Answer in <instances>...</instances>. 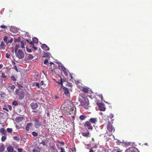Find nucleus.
<instances>
[{
    "label": "nucleus",
    "mask_w": 152,
    "mask_h": 152,
    "mask_svg": "<svg viewBox=\"0 0 152 152\" xmlns=\"http://www.w3.org/2000/svg\"><path fill=\"white\" fill-rule=\"evenodd\" d=\"M122 150L117 147H115L113 149V152H121Z\"/></svg>",
    "instance_id": "obj_15"
},
{
    "label": "nucleus",
    "mask_w": 152,
    "mask_h": 152,
    "mask_svg": "<svg viewBox=\"0 0 152 152\" xmlns=\"http://www.w3.org/2000/svg\"><path fill=\"white\" fill-rule=\"evenodd\" d=\"M18 45H16L15 46V48H18Z\"/></svg>",
    "instance_id": "obj_62"
},
{
    "label": "nucleus",
    "mask_w": 152,
    "mask_h": 152,
    "mask_svg": "<svg viewBox=\"0 0 152 152\" xmlns=\"http://www.w3.org/2000/svg\"><path fill=\"white\" fill-rule=\"evenodd\" d=\"M7 132L9 133H10L12 132V129L11 128H8L7 129Z\"/></svg>",
    "instance_id": "obj_37"
},
{
    "label": "nucleus",
    "mask_w": 152,
    "mask_h": 152,
    "mask_svg": "<svg viewBox=\"0 0 152 152\" xmlns=\"http://www.w3.org/2000/svg\"><path fill=\"white\" fill-rule=\"evenodd\" d=\"M61 88H62L63 90L64 91V94H65L67 96H70L69 93V91L67 88H66L63 87H61Z\"/></svg>",
    "instance_id": "obj_6"
},
{
    "label": "nucleus",
    "mask_w": 152,
    "mask_h": 152,
    "mask_svg": "<svg viewBox=\"0 0 152 152\" xmlns=\"http://www.w3.org/2000/svg\"><path fill=\"white\" fill-rule=\"evenodd\" d=\"M113 117V114H111L110 115V117L111 118H112Z\"/></svg>",
    "instance_id": "obj_52"
},
{
    "label": "nucleus",
    "mask_w": 152,
    "mask_h": 152,
    "mask_svg": "<svg viewBox=\"0 0 152 152\" xmlns=\"http://www.w3.org/2000/svg\"><path fill=\"white\" fill-rule=\"evenodd\" d=\"M6 139V137L5 136H3L1 138V141L4 142Z\"/></svg>",
    "instance_id": "obj_33"
},
{
    "label": "nucleus",
    "mask_w": 152,
    "mask_h": 152,
    "mask_svg": "<svg viewBox=\"0 0 152 152\" xmlns=\"http://www.w3.org/2000/svg\"><path fill=\"white\" fill-rule=\"evenodd\" d=\"M1 77L3 78H5L6 77V76H5V74L3 73H1Z\"/></svg>",
    "instance_id": "obj_40"
},
{
    "label": "nucleus",
    "mask_w": 152,
    "mask_h": 152,
    "mask_svg": "<svg viewBox=\"0 0 152 152\" xmlns=\"http://www.w3.org/2000/svg\"><path fill=\"white\" fill-rule=\"evenodd\" d=\"M32 135L34 137H36L37 136V134L35 132H33L32 133Z\"/></svg>",
    "instance_id": "obj_30"
},
{
    "label": "nucleus",
    "mask_w": 152,
    "mask_h": 152,
    "mask_svg": "<svg viewBox=\"0 0 152 152\" xmlns=\"http://www.w3.org/2000/svg\"><path fill=\"white\" fill-rule=\"evenodd\" d=\"M34 126L36 128H39L41 126V123L38 120L35 119Z\"/></svg>",
    "instance_id": "obj_5"
},
{
    "label": "nucleus",
    "mask_w": 152,
    "mask_h": 152,
    "mask_svg": "<svg viewBox=\"0 0 152 152\" xmlns=\"http://www.w3.org/2000/svg\"><path fill=\"white\" fill-rule=\"evenodd\" d=\"M61 152H65L64 149V148H61Z\"/></svg>",
    "instance_id": "obj_46"
},
{
    "label": "nucleus",
    "mask_w": 152,
    "mask_h": 152,
    "mask_svg": "<svg viewBox=\"0 0 152 152\" xmlns=\"http://www.w3.org/2000/svg\"><path fill=\"white\" fill-rule=\"evenodd\" d=\"M32 124L31 123H28L26 126L25 129L27 131H28L29 130L30 128L32 126Z\"/></svg>",
    "instance_id": "obj_12"
},
{
    "label": "nucleus",
    "mask_w": 152,
    "mask_h": 152,
    "mask_svg": "<svg viewBox=\"0 0 152 152\" xmlns=\"http://www.w3.org/2000/svg\"><path fill=\"white\" fill-rule=\"evenodd\" d=\"M94 147L92 148L90 150L89 152H95V150H94Z\"/></svg>",
    "instance_id": "obj_31"
},
{
    "label": "nucleus",
    "mask_w": 152,
    "mask_h": 152,
    "mask_svg": "<svg viewBox=\"0 0 152 152\" xmlns=\"http://www.w3.org/2000/svg\"><path fill=\"white\" fill-rule=\"evenodd\" d=\"M14 42H20L21 39V38L20 37H19L17 39L14 38Z\"/></svg>",
    "instance_id": "obj_20"
},
{
    "label": "nucleus",
    "mask_w": 152,
    "mask_h": 152,
    "mask_svg": "<svg viewBox=\"0 0 152 152\" xmlns=\"http://www.w3.org/2000/svg\"><path fill=\"white\" fill-rule=\"evenodd\" d=\"M47 49H44V50H49V48H46Z\"/></svg>",
    "instance_id": "obj_57"
},
{
    "label": "nucleus",
    "mask_w": 152,
    "mask_h": 152,
    "mask_svg": "<svg viewBox=\"0 0 152 152\" xmlns=\"http://www.w3.org/2000/svg\"><path fill=\"white\" fill-rule=\"evenodd\" d=\"M26 41L25 40H22L20 41V45L21 48H25V46L27 44L26 43Z\"/></svg>",
    "instance_id": "obj_11"
},
{
    "label": "nucleus",
    "mask_w": 152,
    "mask_h": 152,
    "mask_svg": "<svg viewBox=\"0 0 152 152\" xmlns=\"http://www.w3.org/2000/svg\"><path fill=\"white\" fill-rule=\"evenodd\" d=\"M17 57L19 59H22L24 56V51L19 48H15V50Z\"/></svg>",
    "instance_id": "obj_1"
},
{
    "label": "nucleus",
    "mask_w": 152,
    "mask_h": 152,
    "mask_svg": "<svg viewBox=\"0 0 152 152\" xmlns=\"http://www.w3.org/2000/svg\"><path fill=\"white\" fill-rule=\"evenodd\" d=\"M0 27L2 28H5L7 27V26L4 25L1 26Z\"/></svg>",
    "instance_id": "obj_41"
},
{
    "label": "nucleus",
    "mask_w": 152,
    "mask_h": 152,
    "mask_svg": "<svg viewBox=\"0 0 152 152\" xmlns=\"http://www.w3.org/2000/svg\"><path fill=\"white\" fill-rule=\"evenodd\" d=\"M10 55L8 53H7L6 54V57L7 58H9L10 57Z\"/></svg>",
    "instance_id": "obj_49"
},
{
    "label": "nucleus",
    "mask_w": 152,
    "mask_h": 152,
    "mask_svg": "<svg viewBox=\"0 0 152 152\" xmlns=\"http://www.w3.org/2000/svg\"><path fill=\"white\" fill-rule=\"evenodd\" d=\"M19 88H22L23 87V86H21V85H19Z\"/></svg>",
    "instance_id": "obj_59"
},
{
    "label": "nucleus",
    "mask_w": 152,
    "mask_h": 152,
    "mask_svg": "<svg viewBox=\"0 0 152 152\" xmlns=\"http://www.w3.org/2000/svg\"><path fill=\"white\" fill-rule=\"evenodd\" d=\"M7 150L8 152H12L13 148L12 147H9L7 148Z\"/></svg>",
    "instance_id": "obj_16"
},
{
    "label": "nucleus",
    "mask_w": 152,
    "mask_h": 152,
    "mask_svg": "<svg viewBox=\"0 0 152 152\" xmlns=\"http://www.w3.org/2000/svg\"><path fill=\"white\" fill-rule=\"evenodd\" d=\"M7 88L10 92L12 91L15 88V86L13 85L9 84L7 85Z\"/></svg>",
    "instance_id": "obj_4"
},
{
    "label": "nucleus",
    "mask_w": 152,
    "mask_h": 152,
    "mask_svg": "<svg viewBox=\"0 0 152 152\" xmlns=\"http://www.w3.org/2000/svg\"><path fill=\"white\" fill-rule=\"evenodd\" d=\"M125 152H139V151L136 148H131L127 149Z\"/></svg>",
    "instance_id": "obj_3"
},
{
    "label": "nucleus",
    "mask_w": 152,
    "mask_h": 152,
    "mask_svg": "<svg viewBox=\"0 0 152 152\" xmlns=\"http://www.w3.org/2000/svg\"><path fill=\"white\" fill-rule=\"evenodd\" d=\"M33 152H40V149L39 148H37L33 150Z\"/></svg>",
    "instance_id": "obj_27"
},
{
    "label": "nucleus",
    "mask_w": 152,
    "mask_h": 152,
    "mask_svg": "<svg viewBox=\"0 0 152 152\" xmlns=\"http://www.w3.org/2000/svg\"><path fill=\"white\" fill-rule=\"evenodd\" d=\"M41 48H48V47L46 45L43 44L41 46Z\"/></svg>",
    "instance_id": "obj_38"
},
{
    "label": "nucleus",
    "mask_w": 152,
    "mask_h": 152,
    "mask_svg": "<svg viewBox=\"0 0 152 152\" xmlns=\"http://www.w3.org/2000/svg\"><path fill=\"white\" fill-rule=\"evenodd\" d=\"M31 106L33 109H35L38 107V105L36 102H33L31 104Z\"/></svg>",
    "instance_id": "obj_9"
},
{
    "label": "nucleus",
    "mask_w": 152,
    "mask_h": 152,
    "mask_svg": "<svg viewBox=\"0 0 152 152\" xmlns=\"http://www.w3.org/2000/svg\"><path fill=\"white\" fill-rule=\"evenodd\" d=\"M58 66L59 67L61 66V69L64 71L65 75L66 76H67V75H68V73L67 71L65 70V69L64 68L62 67L61 66H60L59 65H58Z\"/></svg>",
    "instance_id": "obj_19"
},
{
    "label": "nucleus",
    "mask_w": 152,
    "mask_h": 152,
    "mask_svg": "<svg viewBox=\"0 0 152 152\" xmlns=\"http://www.w3.org/2000/svg\"><path fill=\"white\" fill-rule=\"evenodd\" d=\"M42 144H44L45 143V142H42Z\"/></svg>",
    "instance_id": "obj_64"
},
{
    "label": "nucleus",
    "mask_w": 152,
    "mask_h": 152,
    "mask_svg": "<svg viewBox=\"0 0 152 152\" xmlns=\"http://www.w3.org/2000/svg\"><path fill=\"white\" fill-rule=\"evenodd\" d=\"M12 104L13 105H15V106H16L18 105V104L17 103V102L16 101H15L12 102Z\"/></svg>",
    "instance_id": "obj_29"
},
{
    "label": "nucleus",
    "mask_w": 152,
    "mask_h": 152,
    "mask_svg": "<svg viewBox=\"0 0 152 152\" xmlns=\"http://www.w3.org/2000/svg\"><path fill=\"white\" fill-rule=\"evenodd\" d=\"M51 148L52 149H53V150H54V149H55L56 148L55 147V146H51Z\"/></svg>",
    "instance_id": "obj_53"
},
{
    "label": "nucleus",
    "mask_w": 152,
    "mask_h": 152,
    "mask_svg": "<svg viewBox=\"0 0 152 152\" xmlns=\"http://www.w3.org/2000/svg\"><path fill=\"white\" fill-rule=\"evenodd\" d=\"M73 113H75V110H73Z\"/></svg>",
    "instance_id": "obj_58"
},
{
    "label": "nucleus",
    "mask_w": 152,
    "mask_h": 152,
    "mask_svg": "<svg viewBox=\"0 0 152 152\" xmlns=\"http://www.w3.org/2000/svg\"><path fill=\"white\" fill-rule=\"evenodd\" d=\"M61 82L59 83H58L59 84H60L62 86L61 87H64V86H63V83L64 82V80H62L61 79Z\"/></svg>",
    "instance_id": "obj_28"
},
{
    "label": "nucleus",
    "mask_w": 152,
    "mask_h": 152,
    "mask_svg": "<svg viewBox=\"0 0 152 152\" xmlns=\"http://www.w3.org/2000/svg\"><path fill=\"white\" fill-rule=\"evenodd\" d=\"M43 84V81H42L40 82V85H42Z\"/></svg>",
    "instance_id": "obj_54"
},
{
    "label": "nucleus",
    "mask_w": 152,
    "mask_h": 152,
    "mask_svg": "<svg viewBox=\"0 0 152 152\" xmlns=\"http://www.w3.org/2000/svg\"><path fill=\"white\" fill-rule=\"evenodd\" d=\"M107 129L108 130L111 132H114L115 130L113 129L112 126L110 124H109L107 126Z\"/></svg>",
    "instance_id": "obj_7"
},
{
    "label": "nucleus",
    "mask_w": 152,
    "mask_h": 152,
    "mask_svg": "<svg viewBox=\"0 0 152 152\" xmlns=\"http://www.w3.org/2000/svg\"><path fill=\"white\" fill-rule=\"evenodd\" d=\"M26 41L29 44L31 45H34V44L33 42L31 41V40L26 39Z\"/></svg>",
    "instance_id": "obj_22"
},
{
    "label": "nucleus",
    "mask_w": 152,
    "mask_h": 152,
    "mask_svg": "<svg viewBox=\"0 0 152 152\" xmlns=\"http://www.w3.org/2000/svg\"><path fill=\"white\" fill-rule=\"evenodd\" d=\"M1 131L2 132V133L4 135H5L6 133V131L4 130V128L1 129Z\"/></svg>",
    "instance_id": "obj_23"
},
{
    "label": "nucleus",
    "mask_w": 152,
    "mask_h": 152,
    "mask_svg": "<svg viewBox=\"0 0 152 152\" xmlns=\"http://www.w3.org/2000/svg\"><path fill=\"white\" fill-rule=\"evenodd\" d=\"M88 88H84L83 89V91L85 93H87L88 92Z\"/></svg>",
    "instance_id": "obj_26"
},
{
    "label": "nucleus",
    "mask_w": 152,
    "mask_h": 152,
    "mask_svg": "<svg viewBox=\"0 0 152 152\" xmlns=\"http://www.w3.org/2000/svg\"><path fill=\"white\" fill-rule=\"evenodd\" d=\"M8 37L6 36L5 37L4 39V40L5 42H6L7 43L8 42L7 41Z\"/></svg>",
    "instance_id": "obj_36"
},
{
    "label": "nucleus",
    "mask_w": 152,
    "mask_h": 152,
    "mask_svg": "<svg viewBox=\"0 0 152 152\" xmlns=\"http://www.w3.org/2000/svg\"><path fill=\"white\" fill-rule=\"evenodd\" d=\"M89 134V133L88 132L82 133V135L83 136L85 137H87L88 136Z\"/></svg>",
    "instance_id": "obj_21"
},
{
    "label": "nucleus",
    "mask_w": 152,
    "mask_h": 152,
    "mask_svg": "<svg viewBox=\"0 0 152 152\" xmlns=\"http://www.w3.org/2000/svg\"><path fill=\"white\" fill-rule=\"evenodd\" d=\"M99 109L101 111H104L105 110V108L104 107H103L100 105H99Z\"/></svg>",
    "instance_id": "obj_17"
},
{
    "label": "nucleus",
    "mask_w": 152,
    "mask_h": 152,
    "mask_svg": "<svg viewBox=\"0 0 152 152\" xmlns=\"http://www.w3.org/2000/svg\"><path fill=\"white\" fill-rule=\"evenodd\" d=\"M34 50H37V48H34Z\"/></svg>",
    "instance_id": "obj_63"
},
{
    "label": "nucleus",
    "mask_w": 152,
    "mask_h": 152,
    "mask_svg": "<svg viewBox=\"0 0 152 152\" xmlns=\"http://www.w3.org/2000/svg\"><path fill=\"white\" fill-rule=\"evenodd\" d=\"M86 117L85 116L81 115L80 117V118L81 120H84L86 118Z\"/></svg>",
    "instance_id": "obj_25"
},
{
    "label": "nucleus",
    "mask_w": 152,
    "mask_h": 152,
    "mask_svg": "<svg viewBox=\"0 0 152 152\" xmlns=\"http://www.w3.org/2000/svg\"><path fill=\"white\" fill-rule=\"evenodd\" d=\"M89 121L91 123L95 124L97 121L96 118H91L89 119Z\"/></svg>",
    "instance_id": "obj_10"
},
{
    "label": "nucleus",
    "mask_w": 152,
    "mask_h": 152,
    "mask_svg": "<svg viewBox=\"0 0 152 152\" xmlns=\"http://www.w3.org/2000/svg\"><path fill=\"white\" fill-rule=\"evenodd\" d=\"M33 42L34 43H37L38 42V39L36 37L33 38L32 39Z\"/></svg>",
    "instance_id": "obj_18"
},
{
    "label": "nucleus",
    "mask_w": 152,
    "mask_h": 152,
    "mask_svg": "<svg viewBox=\"0 0 152 152\" xmlns=\"http://www.w3.org/2000/svg\"><path fill=\"white\" fill-rule=\"evenodd\" d=\"M11 78L12 79V80H14L13 79H15V78H14V76H11Z\"/></svg>",
    "instance_id": "obj_55"
},
{
    "label": "nucleus",
    "mask_w": 152,
    "mask_h": 152,
    "mask_svg": "<svg viewBox=\"0 0 152 152\" xmlns=\"http://www.w3.org/2000/svg\"><path fill=\"white\" fill-rule=\"evenodd\" d=\"M27 51L28 53H30L31 52V50L30 48H26Z\"/></svg>",
    "instance_id": "obj_39"
},
{
    "label": "nucleus",
    "mask_w": 152,
    "mask_h": 152,
    "mask_svg": "<svg viewBox=\"0 0 152 152\" xmlns=\"http://www.w3.org/2000/svg\"><path fill=\"white\" fill-rule=\"evenodd\" d=\"M3 66L1 64H0V69L2 68Z\"/></svg>",
    "instance_id": "obj_56"
},
{
    "label": "nucleus",
    "mask_w": 152,
    "mask_h": 152,
    "mask_svg": "<svg viewBox=\"0 0 152 152\" xmlns=\"http://www.w3.org/2000/svg\"><path fill=\"white\" fill-rule=\"evenodd\" d=\"M28 58L30 59H32L33 58V56L32 55H29L28 56Z\"/></svg>",
    "instance_id": "obj_42"
},
{
    "label": "nucleus",
    "mask_w": 152,
    "mask_h": 152,
    "mask_svg": "<svg viewBox=\"0 0 152 152\" xmlns=\"http://www.w3.org/2000/svg\"><path fill=\"white\" fill-rule=\"evenodd\" d=\"M83 100H79V101L80 102V105L83 106L84 108L87 109L88 108V104L87 102V100L84 98H83Z\"/></svg>",
    "instance_id": "obj_2"
},
{
    "label": "nucleus",
    "mask_w": 152,
    "mask_h": 152,
    "mask_svg": "<svg viewBox=\"0 0 152 152\" xmlns=\"http://www.w3.org/2000/svg\"><path fill=\"white\" fill-rule=\"evenodd\" d=\"M117 143L118 144H119L120 143V142L119 141H118V142H117Z\"/></svg>",
    "instance_id": "obj_60"
},
{
    "label": "nucleus",
    "mask_w": 152,
    "mask_h": 152,
    "mask_svg": "<svg viewBox=\"0 0 152 152\" xmlns=\"http://www.w3.org/2000/svg\"><path fill=\"white\" fill-rule=\"evenodd\" d=\"M84 125L85 126H87L89 130L91 129V130L93 129V127L91 126L90 123L88 121L86 122Z\"/></svg>",
    "instance_id": "obj_8"
},
{
    "label": "nucleus",
    "mask_w": 152,
    "mask_h": 152,
    "mask_svg": "<svg viewBox=\"0 0 152 152\" xmlns=\"http://www.w3.org/2000/svg\"><path fill=\"white\" fill-rule=\"evenodd\" d=\"M1 96L4 97V96L5 95V94L4 93H2L0 94Z\"/></svg>",
    "instance_id": "obj_48"
},
{
    "label": "nucleus",
    "mask_w": 152,
    "mask_h": 152,
    "mask_svg": "<svg viewBox=\"0 0 152 152\" xmlns=\"http://www.w3.org/2000/svg\"><path fill=\"white\" fill-rule=\"evenodd\" d=\"M98 96L102 100L103 97L102 94H100Z\"/></svg>",
    "instance_id": "obj_45"
},
{
    "label": "nucleus",
    "mask_w": 152,
    "mask_h": 152,
    "mask_svg": "<svg viewBox=\"0 0 152 152\" xmlns=\"http://www.w3.org/2000/svg\"><path fill=\"white\" fill-rule=\"evenodd\" d=\"M18 95L20 99H22L24 97V93L23 91H20L19 92Z\"/></svg>",
    "instance_id": "obj_13"
},
{
    "label": "nucleus",
    "mask_w": 152,
    "mask_h": 152,
    "mask_svg": "<svg viewBox=\"0 0 152 152\" xmlns=\"http://www.w3.org/2000/svg\"><path fill=\"white\" fill-rule=\"evenodd\" d=\"M18 152H21L22 151V150L21 148H18Z\"/></svg>",
    "instance_id": "obj_50"
},
{
    "label": "nucleus",
    "mask_w": 152,
    "mask_h": 152,
    "mask_svg": "<svg viewBox=\"0 0 152 152\" xmlns=\"http://www.w3.org/2000/svg\"><path fill=\"white\" fill-rule=\"evenodd\" d=\"M0 47L1 48H3L4 47V44L3 42H2L0 45Z\"/></svg>",
    "instance_id": "obj_34"
},
{
    "label": "nucleus",
    "mask_w": 152,
    "mask_h": 152,
    "mask_svg": "<svg viewBox=\"0 0 152 152\" xmlns=\"http://www.w3.org/2000/svg\"><path fill=\"white\" fill-rule=\"evenodd\" d=\"M48 61V60L46 59H45L44 62V63L45 64H46Z\"/></svg>",
    "instance_id": "obj_43"
},
{
    "label": "nucleus",
    "mask_w": 152,
    "mask_h": 152,
    "mask_svg": "<svg viewBox=\"0 0 152 152\" xmlns=\"http://www.w3.org/2000/svg\"><path fill=\"white\" fill-rule=\"evenodd\" d=\"M4 147L3 144L1 143L0 144V152H1L4 151Z\"/></svg>",
    "instance_id": "obj_14"
},
{
    "label": "nucleus",
    "mask_w": 152,
    "mask_h": 152,
    "mask_svg": "<svg viewBox=\"0 0 152 152\" xmlns=\"http://www.w3.org/2000/svg\"><path fill=\"white\" fill-rule=\"evenodd\" d=\"M35 86H37V87H38V88H39V83H35Z\"/></svg>",
    "instance_id": "obj_51"
},
{
    "label": "nucleus",
    "mask_w": 152,
    "mask_h": 152,
    "mask_svg": "<svg viewBox=\"0 0 152 152\" xmlns=\"http://www.w3.org/2000/svg\"><path fill=\"white\" fill-rule=\"evenodd\" d=\"M14 69L17 72H18L19 71V69L18 68L17 66L16 65L15 66Z\"/></svg>",
    "instance_id": "obj_32"
},
{
    "label": "nucleus",
    "mask_w": 152,
    "mask_h": 152,
    "mask_svg": "<svg viewBox=\"0 0 152 152\" xmlns=\"http://www.w3.org/2000/svg\"><path fill=\"white\" fill-rule=\"evenodd\" d=\"M12 41H13V39L12 38H11L10 40L8 41V42L7 43H11L12 42Z\"/></svg>",
    "instance_id": "obj_44"
},
{
    "label": "nucleus",
    "mask_w": 152,
    "mask_h": 152,
    "mask_svg": "<svg viewBox=\"0 0 152 152\" xmlns=\"http://www.w3.org/2000/svg\"><path fill=\"white\" fill-rule=\"evenodd\" d=\"M19 118L20 119V120H22L23 119V117H20V118Z\"/></svg>",
    "instance_id": "obj_61"
},
{
    "label": "nucleus",
    "mask_w": 152,
    "mask_h": 152,
    "mask_svg": "<svg viewBox=\"0 0 152 152\" xmlns=\"http://www.w3.org/2000/svg\"><path fill=\"white\" fill-rule=\"evenodd\" d=\"M50 54L47 52H44V54L43 56V57H49Z\"/></svg>",
    "instance_id": "obj_24"
},
{
    "label": "nucleus",
    "mask_w": 152,
    "mask_h": 152,
    "mask_svg": "<svg viewBox=\"0 0 152 152\" xmlns=\"http://www.w3.org/2000/svg\"><path fill=\"white\" fill-rule=\"evenodd\" d=\"M13 139L14 140L17 141H19V139L18 137H13Z\"/></svg>",
    "instance_id": "obj_35"
},
{
    "label": "nucleus",
    "mask_w": 152,
    "mask_h": 152,
    "mask_svg": "<svg viewBox=\"0 0 152 152\" xmlns=\"http://www.w3.org/2000/svg\"><path fill=\"white\" fill-rule=\"evenodd\" d=\"M7 107L9 109V110H11L12 108L11 105H7Z\"/></svg>",
    "instance_id": "obj_47"
}]
</instances>
